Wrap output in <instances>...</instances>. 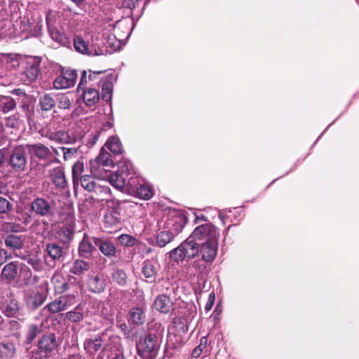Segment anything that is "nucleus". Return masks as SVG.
Segmentation results:
<instances>
[{
	"label": "nucleus",
	"mask_w": 359,
	"mask_h": 359,
	"mask_svg": "<svg viewBox=\"0 0 359 359\" xmlns=\"http://www.w3.org/2000/svg\"><path fill=\"white\" fill-rule=\"evenodd\" d=\"M66 359H85L81 354H72L69 355Z\"/></svg>",
	"instance_id": "338daca9"
},
{
	"label": "nucleus",
	"mask_w": 359,
	"mask_h": 359,
	"mask_svg": "<svg viewBox=\"0 0 359 359\" xmlns=\"http://www.w3.org/2000/svg\"><path fill=\"white\" fill-rule=\"evenodd\" d=\"M154 305L157 311L163 313H168L172 309V302L168 295L159 294L156 298Z\"/></svg>",
	"instance_id": "412c9836"
},
{
	"label": "nucleus",
	"mask_w": 359,
	"mask_h": 359,
	"mask_svg": "<svg viewBox=\"0 0 359 359\" xmlns=\"http://www.w3.org/2000/svg\"><path fill=\"white\" fill-rule=\"evenodd\" d=\"M83 172V163L81 161L76 162L72 166V179L74 185L79 182Z\"/></svg>",
	"instance_id": "c03bdc74"
},
{
	"label": "nucleus",
	"mask_w": 359,
	"mask_h": 359,
	"mask_svg": "<svg viewBox=\"0 0 359 359\" xmlns=\"http://www.w3.org/2000/svg\"><path fill=\"white\" fill-rule=\"evenodd\" d=\"M27 262L31 265L36 271H41L42 269V264L36 256L30 255L26 258Z\"/></svg>",
	"instance_id": "8fccbe9b"
},
{
	"label": "nucleus",
	"mask_w": 359,
	"mask_h": 359,
	"mask_svg": "<svg viewBox=\"0 0 359 359\" xmlns=\"http://www.w3.org/2000/svg\"><path fill=\"white\" fill-rule=\"evenodd\" d=\"M46 252L54 261H60L63 256V250L58 244L55 243H48L46 245Z\"/></svg>",
	"instance_id": "2f4dec72"
},
{
	"label": "nucleus",
	"mask_w": 359,
	"mask_h": 359,
	"mask_svg": "<svg viewBox=\"0 0 359 359\" xmlns=\"http://www.w3.org/2000/svg\"><path fill=\"white\" fill-rule=\"evenodd\" d=\"M74 46L78 52L83 54H88L90 55L100 54L95 50L93 52V50L88 46V43L84 41V39L78 36H76L74 39Z\"/></svg>",
	"instance_id": "7c9ffc66"
},
{
	"label": "nucleus",
	"mask_w": 359,
	"mask_h": 359,
	"mask_svg": "<svg viewBox=\"0 0 359 359\" xmlns=\"http://www.w3.org/2000/svg\"><path fill=\"white\" fill-rule=\"evenodd\" d=\"M187 224V218L182 215L173 217L166 222L167 228L171 225L169 231H173L175 237L178 235Z\"/></svg>",
	"instance_id": "393cba45"
},
{
	"label": "nucleus",
	"mask_w": 359,
	"mask_h": 359,
	"mask_svg": "<svg viewBox=\"0 0 359 359\" xmlns=\"http://www.w3.org/2000/svg\"><path fill=\"white\" fill-rule=\"evenodd\" d=\"M10 227L11 233L16 234L17 233H23L26 231L24 226L17 222H10Z\"/></svg>",
	"instance_id": "6e6d98bb"
},
{
	"label": "nucleus",
	"mask_w": 359,
	"mask_h": 359,
	"mask_svg": "<svg viewBox=\"0 0 359 359\" xmlns=\"http://www.w3.org/2000/svg\"><path fill=\"white\" fill-rule=\"evenodd\" d=\"M219 238V229L213 224L208 222L196 226L192 233L183 242L198 243V241L203 242L218 241Z\"/></svg>",
	"instance_id": "7ed1b4c3"
},
{
	"label": "nucleus",
	"mask_w": 359,
	"mask_h": 359,
	"mask_svg": "<svg viewBox=\"0 0 359 359\" xmlns=\"http://www.w3.org/2000/svg\"><path fill=\"white\" fill-rule=\"evenodd\" d=\"M201 352H202V350H201V349H200V348H198V347H196V348L194 349L193 352H192V355H193V357H194V358H198V357L201 355Z\"/></svg>",
	"instance_id": "69168bd1"
},
{
	"label": "nucleus",
	"mask_w": 359,
	"mask_h": 359,
	"mask_svg": "<svg viewBox=\"0 0 359 359\" xmlns=\"http://www.w3.org/2000/svg\"><path fill=\"white\" fill-rule=\"evenodd\" d=\"M26 241V235L9 233L4 238V245L10 250H20L24 248Z\"/></svg>",
	"instance_id": "9b49d317"
},
{
	"label": "nucleus",
	"mask_w": 359,
	"mask_h": 359,
	"mask_svg": "<svg viewBox=\"0 0 359 359\" xmlns=\"http://www.w3.org/2000/svg\"><path fill=\"white\" fill-rule=\"evenodd\" d=\"M122 167L121 175H117L116 173L107 174V172L104 173V177H100L101 179H107L108 182L116 189H127L126 186V179L123 176L124 174L128 176V165Z\"/></svg>",
	"instance_id": "2eb2a0df"
},
{
	"label": "nucleus",
	"mask_w": 359,
	"mask_h": 359,
	"mask_svg": "<svg viewBox=\"0 0 359 359\" xmlns=\"http://www.w3.org/2000/svg\"><path fill=\"white\" fill-rule=\"evenodd\" d=\"M49 34L53 40L58 42L62 46H66L69 43V40L67 36L55 27H49Z\"/></svg>",
	"instance_id": "e433bc0d"
},
{
	"label": "nucleus",
	"mask_w": 359,
	"mask_h": 359,
	"mask_svg": "<svg viewBox=\"0 0 359 359\" xmlns=\"http://www.w3.org/2000/svg\"><path fill=\"white\" fill-rule=\"evenodd\" d=\"M147 305L143 297V292L136 290V325H142L146 320Z\"/></svg>",
	"instance_id": "4468645a"
},
{
	"label": "nucleus",
	"mask_w": 359,
	"mask_h": 359,
	"mask_svg": "<svg viewBox=\"0 0 359 359\" xmlns=\"http://www.w3.org/2000/svg\"><path fill=\"white\" fill-rule=\"evenodd\" d=\"M11 93L13 95H18V96H25L26 95L25 93L20 88L13 90L11 91Z\"/></svg>",
	"instance_id": "e2e57ef3"
},
{
	"label": "nucleus",
	"mask_w": 359,
	"mask_h": 359,
	"mask_svg": "<svg viewBox=\"0 0 359 359\" xmlns=\"http://www.w3.org/2000/svg\"><path fill=\"white\" fill-rule=\"evenodd\" d=\"M88 285L93 292H101L104 290V283L98 276H92L89 278Z\"/></svg>",
	"instance_id": "4c0bfd02"
},
{
	"label": "nucleus",
	"mask_w": 359,
	"mask_h": 359,
	"mask_svg": "<svg viewBox=\"0 0 359 359\" xmlns=\"http://www.w3.org/2000/svg\"><path fill=\"white\" fill-rule=\"evenodd\" d=\"M41 59L30 57L26 62V67L21 74V80L26 85L36 82L41 75Z\"/></svg>",
	"instance_id": "39448f33"
},
{
	"label": "nucleus",
	"mask_w": 359,
	"mask_h": 359,
	"mask_svg": "<svg viewBox=\"0 0 359 359\" xmlns=\"http://www.w3.org/2000/svg\"><path fill=\"white\" fill-rule=\"evenodd\" d=\"M84 348L87 352H97L99 351H103L105 349V346L103 344V340L100 336H96L94 338L86 339L83 344Z\"/></svg>",
	"instance_id": "5701e85b"
},
{
	"label": "nucleus",
	"mask_w": 359,
	"mask_h": 359,
	"mask_svg": "<svg viewBox=\"0 0 359 359\" xmlns=\"http://www.w3.org/2000/svg\"><path fill=\"white\" fill-rule=\"evenodd\" d=\"M93 243L96 245L100 252L107 257H112L116 253V248L113 243L108 241H103L98 238H93Z\"/></svg>",
	"instance_id": "4be33fe9"
},
{
	"label": "nucleus",
	"mask_w": 359,
	"mask_h": 359,
	"mask_svg": "<svg viewBox=\"0 0 359 359\" xmlns=\"http://www.w3.org/2000/svg\"><path fill=\"white\" fill-rule=\"evenodd\" d=\"M13 208V204L7 199L0 196V213L7 214Z\"/></svg>",
	"instance_id": "09e8293b"
},
{
	"label": "nucleus",
	"mask_w": 359,
	"mask_h": 359,
	"mask_svg": "<svg viewBox=\"0 0 359 359\" xmlns=\"http://www.w3.org/2000/svg\"><path fill=\"white\" fill-rule=\"evenodd\" d=\"M27 151L39 160H47L53 156L52 151L41 143L26 144Z\"/></svg>",
	"instance_id": "ddd939ff"
},
{
	"label": "nucleus",
	"mask_w": 359,
	"mask_h": 359,
	"mask_svg": "<svg viewBox=\"0 0 359 359\" xmlns=\"http://www.w3.org/2000/svg\"><path fill=\"white\" fill-rule=\"evenodd\" d=\"M67 226H62L58 231V236L61 242L63 243H68L72 240L74 234V225L75 218L72 213H68L67 215Z\"/></svg>",
	"instance_id": "9d476101"
},
{
	"label": "nucleus",
	"mask_w": 359,
	"mask_h": 359,
	"mask_svg": "<svg viewBox=\"0 0 359 359\" xmlns=\"http://www.w3.org/2000/svg\"><path fill=\"white\" fill-rule=\"evenodd\" d=\"M207 343H208L207 337H202L201 338V340H200V344H199V345L197 347L203 351L204 348H206Z\"/></svg>",
	"instance_id": "052dcab7"
},
{
	"label": "nucleus",
	"mask_w": 359,
	"mask_h": 359,
	"mask_svg": "<svg viewBox=\"0 0 359 359\" xmlns=\"http://www.w3.org/2000/svg\"><path fill=\"white\" fill-rule=\"evenodd\" d=\"M4 313L8 317H14L19 315L20 307L17 300H11L4 309Z\"/></svg>",
	"instance_id": "a19ab883"
},
{
	"label": "nucleus",
	"mask_w": 359,
	"mask_h": 359,
	"mask_svg": "<svg viewBox=\"0 0 359 359\" xmlns=\"http://www.w3.org/2000/svg\"><path fill=\"white\" fill-rule=\"evenodd\" d=\"M26 145L15 147L11 153L8 165L15 172L24 171L27 163Z\"/></svg>",
	"instance_id": "423d86ee"
},
{
	"label": "nucleus",
	"mask_w": 359,
	"mask_h": 359,
	"mask_svg": "<svg viewBox=\"0 0 359 359\" xmlns=\"http://www.w3.org/2000/svg\"><path fill=\"white\" fill-rule=\"evenodd\" d=\"M65 318L72 323L81 322L83 318V310L80 305H78L73 311L65 313Z\"/></svg>",
	"instance_id": "79ce46f5"
},
{
	"label": "nucleus",
	"mask_w": 359,
	"mask_h": 359,
	"mask_svg": "<svg viewBox=\"0 0 359 359\" xmlns=\"http://www.w3.org/2000/svg\"><path fill=\"white\" fill-rule=\"evenodd\" d=\"M31 210L40 217L53 215V209L50 203L43 198L34 199L30 204Z\"/></svg>",
	"instance_id": "1a4fd4ad"
},
{
	"label": "nucleus",
	"mask_w": 359,
	"mask_h": 359,
	"mask_svg": "<svg viewBox=\"0 0 359 359\" xmlns=\"http://www.w3.org/2000/svg\"><path fill=\"white\" fill-rule=\"evenodd\" d=\"M96 245L93 243V238L84 234L82 241L79 247V252L81 256L88 257L93 250H96Z\"/></svg>",
	"instance_id": "b1692460"
},
{
	"label": "nucleus",
	"mask_w": 359,
	"mask_h": 359,
	"mask_svg": "<svg viewBox=\"0 0 359 359\" xmlns=\"http://www.w3.org/2000/svg\"><path fill=\"white\" fill-rule=\"evenodd\" d=\"M49 177L57 189H65L67 187L65 169L62 166H57L48 171Z\"/></svg>",
	"instance_id": "f8f14e48"
},
{
	"label": "nucleus",
	"mask_w": 359,
	"mask_h": 359,
	"mask_svg": "<svg viewBox=\"0 0 359 359\" xmlns=\"http://www.w3.org/2000/svg\"><path fill=\"white\" fill-rule=\"evenodd\" d=\"M156 262L154 260H145L143 263L142 273L149 278L153 277L157 272V269L155 266Z\"/></svg>",
	"instance_id": "37998d69"
},
{
	"label": "nucleus",
	"mask_w": 359,
	"mask_h": 359,
	"mask_svg": "<svg viewBox=\"0 0 359 359\" xmlns=\"http://www.w3.org/2000/svg\"><path fill=\"white\" fill-rule=\"evenodd\" d=\"M10 257V256H8V252L6 250H0V264H3Z\"/></svg>",
	"instance_id": "13d9d810"
},
{
	"label": "nucleus",
	"mask_w": 359,
	"mask_h": 359,
	"mask_svg": "<svg viewBox=\"0 0 359 359\" xmlns=\"http://www.w3.org/2000/svg\"><path fill=\"white\" fill-rule=\"evenodd\" d=\"M156 323H149L137 332L140 340L136 343V351L142 359H155L159 348V334Z\"/></svg>",
	"instance_id": "f03ea898"
},
{
	"label": "nucleus",
	"mask_w": 359,
	"mask_h": 359,
	"mask_svg": "<svg viewBox=\"0 0 359 359\" xmlns=\"http://www.w3.org/2000/svg\"><path fill=\"white\" fill-rule=\"evenodd\" d=\"M114 79L115 78L112 74H109L100 81L102 97L107 102H109L111 98Z\"/></svg>",
	"instance_id": "aec40b11"
},
{
	"label": "nucleus",
	"mask_w": 359,
	"mask_h": 359,
	"mask_svg": "<svg viewBox=\"0 0 359 359\" xmlns=\"http://www.w3.org/2000/svg\"><path fill=\"white\" fill-rule=\"evenodd\" d=\"M214 303L211 302L210 301H208L206 302L205 304V309L206 311H209L210 310L212 309V306H213Z\"/></svg>",
	"instance_id": "774afa93"
},
{
	"label": "nucleus",
	"mask_w": 359,
	"mask_h": 359,
	"mask_svg": "<svg viewBox=\"0 0 359 359\" xmlns=\"http://www.w3.org/2000/svg\"><path fill=\"white\" fill-rule=\"evenodd\" d=\"M172 323L175 327H177L179 330L185 333L188 331V324L187 320L186 318L182 316H177L175 317L172 320Z\"/></svg>",
	"instance_id": "a18cd8bd"
},
{
	"label": "nucleus",
	"mask_w": 359,
	"mask_h": 359,
	"mask_svg": "<svg viewBox=\"0 0 359 359\" xmlns=\"http://www.w3.org/2000/svg\"><path fill=\"white\" fill-rule=\"evenodd\" d=\"M139 187H136V197L143 200H149L154 195L153 187L143 181L142 184L138 180Z\"/></svg>",
	"instance_id": "c85d7f7f"
},
{
	"label": "nucleus",
	"mask_w": 359,
	"mask_h": 359,
	"mask_svg": "<svg viewBox=\"0 0 359 359\" xmlns=\"http://www.w3.org/2000/svg\"><path fill=\"white\" fill-rule=\"evenodd\" d=\"M16 123H17V121L15 118H9L7 120L6 126V127L13 128L15 127Z\"/></svg>",
	"instance_id": "680f3d73"
},
{
	"label": "nucleus",
	"mask_w": 359,
	"mask_h": 359,
	"mask_svg": "<svg viewBox=\"0 0 359 359\" xmlns=\"http://www.w3.org/2000/svg\"><path fill=\"white\" fill-rule=\"evenodd\" d=\"M16 107L15 100L10 96H4L0 95V110L4 113L9 112L13 110Z\"/></svg>",
	"instance_id": "72a5a7b5"
},
{
	"label": "nucleus",
	"mask_w": 359,
	"mask_h": 359,
	"mask_svg": "<svg viewBox=\"0 0 359 359\" xmlns=\"http://www.w3.org/2000/svg\"><path fill=\"white\" fill-rule=\"evenodd\" d=\"M208 219L205 216H204L203 215H201V216H196V218L194 219V223L195 224H198L199 223L200 221H204V222H207Z\"/></svg>",
	"instance_id": "0e129e2a"
},
{
	"label": "nucleus",
	"mask_w": 359,
	"mask_h": 359,
	"mask_svg": "<svg viewBox=\"0 0 359 359\" xmlns=\"http://www.w3.org/2000/svg\"><path fill=\"white\" fill-rule=\"evenodd\" d=\"M10 222H0V231L8 234L11 233L10 230Z\"/></svg>",
	"instance_id": "4d7b16f0"
},
{
	"label": "nucleus",
	"mask_w": 359,
	"mask_h": 359,
	"mask_svg": "<svg viewBox=\"0 0 359 359\" xmlns=\"http://www.w3.org/2000/svg\"><path fill=\"white\" fill-rule=\"evenodd\" d=\"M60 298L64 303H65L64 304L65 309H67L76 302V295L74 294H65L60 297Z\"/></svg>",
	"instance_id": "5fc2aeb1"
},
{
	"label": "nucleus",
	"mask_w": 359,
	"mask_h": 359,
	"mask_svg": "<svg viewBox=\"0 0 359 359\" xmlns=\"http://www.w3.org/2000/svg\"><path fill=\"white\" fill-rule=\"evenodd\" d=\"M18 262H11L4 266L1 273V278L6 283H13L18 272Z\"/></svg>",
	"instance_id": "a211bd4d"
},
{
	"label": "nucleus",
	"mask_w": 359,
	"mask_h": 359,
	"mask_svg": "<svg viewBox=\"0 0 359 359\" xmlns=\"http://www.w3.org/2000/svg\"><path fill=\"white\" fill-rule=\"evenodd\" d=\"M48 140L59 144H70L74 142V137L65 131H47L44 135Z\"/></svg>",
	"instance_id": "6ab92c4d"
},
{
	"label": "nucleus",
	"mask_w": 359,
	"mask_h": 359,
	"mask_svg": "<svg viewBox=\"0 0 359 359\" xmlns=\"http://www.w3.org/2000/svg\"><path fill=\"white\" fill-rule=\"evenodd\" d=\"M89 269V264L80 259H76L70 269V272L73 274L79 276Z\"/></svg>",
	"instance_id": "ea45409f"
},
{
	"label": "nucleus",
	"mask_w": 359,
	"mask_h": 359,
	"mask_svg": "<svg viewBox=\"0 0 359 359\" xmlns=\"http://www.w3.org/2000/svg\"><path fill=\"white\" fill-rule=\"evenodd\" d=\"M39 106L43 111H50L55 106V100L50 94L42 95L39 97Z\"/></svg>",
	"instance_id": "c9c22d12"
},
{
	"label": "nucleus",
	"mask_w": 359,
	"mask_h": 359,
	"mask_svg": "<svg viewBox=\"0 0 359 359\" xmlns=\"http://www.w3.org/2000/svg\"><path fill=\"white\" fill-rule=\"evenodd\" d=\"M25 300L28 307L36 309L43 303L44 297L38 291L29 290L25 292Z\"/></svg>",
	"instance_id": "f3484780"
},
{
	"label": "nucleus",
	"mask_w": 359,
	"mask_h": 359,
	"mask_svg": "<svg viewBox=\"0 0 359 359\" xmlns=\"http://www.w3.org/2000/svg\"><path fill=\"white\" fill-rule=\"evenodd\" d=\"M90 165L91 173L97 177H104V173L114 165L111 154L104 147L101 148L98 156Z\"/></svg>",
	"instance_id": "20e7f679"
},
{
	"label": "nucleus",
	"mask_w": 359,
	"mask_h": 359,
	"mask_svg": "<svg viewBox=\"0 0 359 359\" xmlns=\"http://www.w3.org/2000/svg\"><path fill=\"white\" fill-rule=\"evenodd\" d=\"M41 330L40 327L34 324L30 325L29 326V330L27 336V340L31 343L36 337L40 333Z\"/></svg>",
	"instance_id": "3c124183"
},
{
	"label": "nucleus",
	"mask_w": 359,
	"mask_h": 359,
	"mask_svg": "<svg viewBox=\"0 0 359 359\" xmlns=\"http://www.w3.org/2000/svg\"><path fill=\"white\" fill-rule=\"evenodd\" d=\"M77 78L76 71L63 68L60 75L57 76L53 82L56 89L69 88L74 86Z\"/></svg>",
	"instance_id": "6e6552de"
},
{
	"label": "nucleus",
	"mask_w": 359,
	"mask_h": 359,
	"mask_svg": "<svg viewBox=\"0 0 359 359\" xmlns=\"http://www.w3.org/2000/svg\"><path fill=\"white\" fill-rule=\"evenodd\" d=\"M112 278L119 285H123L126 283V274L122 270H116L113 273Z\"/></svg>",
	"instance_id": "864d4df0"
},
{
	"label": "nucleus",
	"mask_w": 359,
	"mask_h": 359,
	"mask_svg": "<svg viewBox=\"0 0 359 359\" xmlns=\"http://www.w3.org/2000/svg\"><path fill=\"white\" fill-rule=\"evenodd\" d=\"M51 283L57 293H62L69 289L68 283L60 276H54L51 279Z\"/></svg>",
	"instance_id": "58836bf2"
},
{
	"label": "nucleus",
	"mask_w": 359,
	"mask_h": 359,
	"mask_svg": "<svg viewBox=\"0 0 359 359\" xmlns=\"http://www.w3.org/2000/svg\"><path fill=\"white\" fill-rule=\"evenodd\" d=\"M104 228L108 232H111L113 228H118L120 222V214L114 208L108 209L104 215Z\"/></svg>",
	"instance_id": "dca6fc26"
},
{
	"label": "nucleus",
	"mask_w": 359,
	"mask_h": 359,
	"mask_svg": "<svg viewBox=\"0 0 359 359\" xmlns=\"http://www.w3.org/2000/svg\"><path fill=\"white\" fill-rule=\"evenodd\" d=\"M108 149L114 154H121L123 151L122 143L117 136H111L108 138L103 147Z\"/></svg>",
	"instance_id": "bb28decb"
},
{
	"label": "nucleus",
	"mask_w": 359,
	"mask_h": 359,
	"mask_svg": "<svg viewBox=\"0 0 359 359\" xmlns=\"http://www.w3.org/2000/svg\"><path fill=\"white\" fill-rule=\"evenodd\" d=\"M175 233L173 231L164 230L159 232L156 236V244L160 248L165 247L167 244L173 241Z\"/></svg>",
	"instance_id": "473e14b6"
},
{
	"label": "nucleus",
	"mask_w": 359,
	"mask_h": 359,
	"mask_svg": "<svg viewBox=\"0 0 359 359\" xmlns=\"http://www.w3.org/2000/svg\"><path fill=\"white\" fill-rule=\"evenodd\" d=\"M64 302L62 300L60 299V298H57L55 299L53 302L49 303L47 304L43 309H42V313L45 316L48 317L51 313H56L60 311L66 310L64 307Z\"/></svg>",
	"instance_id": "cd10ccee"
},
{
	"label": "nucleus",
	"mask_w": 359,
	"mask_h": 359,
	"mask_svg": "<svg viewBox=\"0 0 359 359\" xmlns=\"http://www.w3.org/2000/svg\"><path fill=\"white\" fill-rule=\"evenodd\" d=\"M118 241L122 245L131 247L135 245V238L128 234H122L118 237Z\"/></svg>",
	"instance_id": "603ef678"
},
{
	"label": "nucleus",
	"mask_w": 359,
	"mask_h": 359,
	"mask_svg": "<svg viewBox=\"0 0 359 359\" xmlns=\"http://www.w3.org/2000/svg\"><path fill=\"white\" fill-rule=\"evenodd\" d=\"M85 104L89 107H94L100 100V95L97 90L93 88H88L83 94Z\"/></svg>",
	"instance_id": "c756f323"
},
{
	"label": "nucleus",
	"mask_w": 359,
	"mask_h": 359,
	"mask_svg": "<svg viewBox=\"0 0 359 359\" xmlns=\"http://www.w3.org/2000/svg\"><path fill=\"white\" fill-rule=\"evenodd\" d=\"M80 181L81 186L84 189L88 191H95L100 190L102 189L101 186L97 185L96 183L91 177L88 175H83L79 180Z\"/></svg>",
	"instance_id": "f704fd0d"
},
{
	"label": "nucleus",
	"mask_w": 359,
	"mask_h": 359,
	"mask_svg": "<svg viewBox=\"0 0 359 359\" xmlns=\"http://www.w3.org/2000/svg\"><path fill=\"white\" fill-rule=\"evenodd\" d=\"M218 250V241L202 242L201 243H191L182 242L178 247L170 252V258L176 262L184 259H192L200 256L204 264H198V270L202 273L207 265L211 264L215 260Z\"/></svg>",
	"instance_id": "f257e3e1"
},
{
	"label": "nucleus",
	"mask_w": 359,
	"mask_h": 359,
	"mask_svg": "<svg viewBox=\"0 0 359 359\" xmlns=\"http://www.w3.org/2000/svg\"><path fill=\"white\" fill-rule=\"evenodd\" d=\"M16 353L15 344L9 340L0 343V358L2 359L13 358Z\"/></svg>",
	"instance_id": "a878e982"
},
{
	"label": "nucleus",
	"mask_w": 359,
	"mask_h": 359,
	"mask_svg": "<svg viewBox=\"0 0 359 359\" xmlns=\"http://www.w3.org/2000/svg\"><path fill=\"white\" fill-rule=\"evenodd\" d=\"M58 107L60 109H68L71 105V100L66 94H60L57 96Z\"/></svg>",
	"instance_id": "49530a36"
},
{
	"label": "nucleus",
	"mask_w": 359,
	"mask_h": 359,
	"mask_svg": "<svg viewBox=\"0 0 359 359\" xmlns=\"http://www.w3.org/2000/svg\"><path fill=\"white\" fill-rule=\"evenodd\" d=\"M24 273H25V276H24L23 281H25V283L26 285H28L30 283V280L32 278V272L27 268V270L26 269L25 270Z\"/></svg>",
	"instance_id": "bf43d9fd"
},
{
	"label": "nucleus",
	"mask_w": 359,
	"mask_h": 359,
	"mask_svg": "<svg viewBox=\"0 0 359 359\" xmlns=\"http://www.w3.org/2000/svg\"><path fill=\"white\" fill-rule=\"evenodd\" d=\"M63 154V158L65 161H69L75 158L78 153V149L76 148H66L64 147H60Z\"/></svg>",
	"instance_id": "de8ad7c7"
},
{
	"label": "nucleus",
	"mask_w": 359,
	"mask_h": 359,
	"mask_svg": "<svg viewBox=\"0 0 359 359\" xmlns=\"http://www.w3.org/2000/svg\"><path fill=\"white\" fill-rule=\"evenodd\" d=\"M59 343L56 339L55 334H48L43 335L38 341L37 353L41 358H49L57 349Z\"/></svg>",
	"instance_id": "0eeeda50"
}]
</instances>
